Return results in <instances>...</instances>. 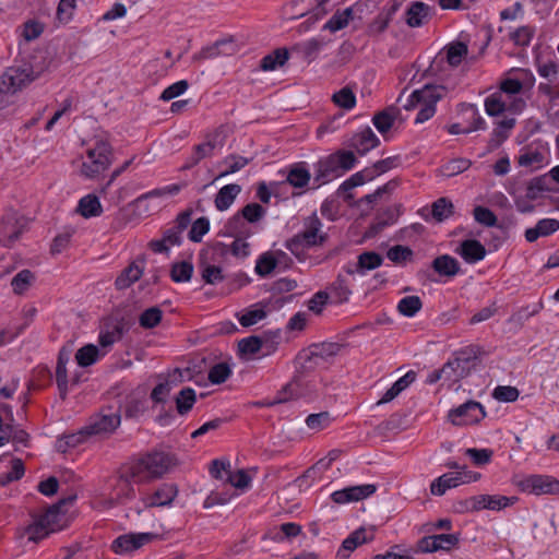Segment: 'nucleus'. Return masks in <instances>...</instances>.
Segmentation results:
<instances>
[{
	"mask_svg": "<svg viewBox=\"0 0 559 559\" xmlns=\"http://www.w3.org/2000/svg\"><path fill=\"white\" fill-rule=\"evenodd\" d=\"M162 318L163 311L158 307H151L141 313L139 323L144 329H153L160 323Z\"/></svg>",
	"mask_w": 559,
	"mask_h": 559,
	"instance_id": "obj_49",
	"label": "nucleus"
},
{
	"mask_svg": "<svg viewBox=\"0 0 559 559\" xmlns=\"http://www.w3.org/2000/svg\"><path fill=\"white\" fill-rule=\"evenodd\" d=\"M453 373H454V367H453L452 360L449 359L442 366V368L435 369L428 374L427 382L430 384H433L440 380H444V381H449L448 388H451V385H452L451 377Z\"/></svg>",
	"mask_w": 559,
	"mask_h": 559,
	"instance_id": "obj_52",
	"label": "nucleus"
},
{
	"mask_svg": "<svg viewBox=\"0 0 559 559\" xmlns=\"http://www.w3.org/2000/svg\"><path fill=\"white\" fill-rule=\"evenodd\" d=\"M519 488L528 493L559 495V480L550 475H530L518 483Z\"/></svg>",
	"mask_w": 559,
	"mask_h": 559,
	"instance_id": "obj_11",
	"label": "nucleus"
},
{
	"mask_svg": "<svg viewBox=\"0 0 559 559\" xmlns=\"http://www.w3.org/2000/svg\"><path fill=\"white\" fill-rule=\"evenodd\" d=\"M486 416L484 406L476 401H467L456 407V426L476 425Z\"/></svg>",
	"mask_w": 559,
	"mask_h": 559,
	"instance_id": "obj_17",
	"label": "nucleus"
},
{
	"mask_svg": "<svg viewBox=\"0 0 559 559\" xmlns=\"http://www.w3.org/2000/svg\"><path fill=\"white\" fill-rule=\"evenodd\" d=\"M421 307V299L415 295L403 297L397 304L399 312L408 318L414 317Z\"/></svg>",
	"mask_w": 559,
	"mask_h": 559,
	"instance_id": "obj_44",
	"label": "nucleus"
},
{
	"mask_svg": "<svg viewBox=\"0 0 559 559\" xmlns=\"http://www.w3.org/2000/svg\"><path fill=\"white\" fill-rule=\"evenodd\" d=\"M199 267L201 270V277L206 284L214 285L224 280L223 271L219 266L210 264L202 260Z\"/></svg>",
	"mask_w": 559,
	"mask_h": 559,
	"instance_id": "obj_45",
	"label": "nucleus"
},
{
	"mask_svg": "<svg viewBox=\"0 0 559 559\" xmlns=\"http://www.w3.org/2000/svg\"><path fill=\"white\" fill-rule=\"evenodd\" d=\"M465 454L471 457L472 462L477 466H483L490 463L493 451L490 449H466Z\"/></svg>",
	"mask_w": 559,
	"mask_h": 559,
	"instance_id": "obj_62",
	"label": "nucleus"
},
{
	"mask_svg": "<svg viewBox=\"0 0 559 559\" xmlns=\"http://www.w3.org/2000/svg\"><path fill=\"white\" fill-rule=\"evenodd\" d=\"M377 490V487L372 484H366L360 486H352L344 488L342 490H336L331 495L333 502L337 504L350 502V501H359L369 496L373 495Z\"/></svg>",
	"mask_w": 559,
	"mask_h": 559,
	"instance_id": "obj_19",
	"label": "nucleus"
},
{
	"mask_svg": "<svg viewBox=\"0 0 559 559\" xmlns=\"http://www.w3.org/2000/svg\"><path fill=\"white\" fill-rule=\"evenodd\" d=\"M342 175L343 174L338 168L334 154H330L329 156L321 158L316 164L314 182H317L318 186L326 183L333 178Z\"/></svg>",
	"mask_w": 559,
	"mask_h": 559,
	"instance_id": "obj_24",
	"label": "nucleus"
},
{
	"mask_svg": "<svg viewBox=\"0 0 559 559\" xmlns=\"http://www.w3.org/2000/svg\"><path fill=\"white\" fill-rule=\"evenodd\" d=\"M430 7L421 1H414L405 12V22L409 27H420L429 20Z\"/></svg>",
	"mask_w": 559,
	"mask_h": 559,
	"instance_id": "obj_27",
	"label": "nucleus"
},
{
	"mask_svg": "<svg viewBox=\"0 0 559 559\" xmlns=\"http://www.w3.org/2000/svg\"><path fill=\"white\" fill-rule=\"evenodd\" d=\"M241 190L242 188L238 183H229L222 187L215 195V207L221 212L228 210Z\"/></svg>",
	"mask_w": 559,
	"mask_h": 559,
	"instance_id": "obj_29",
	"label": "nucleus"
},
{
	"mask_svg": "<svg viewBox=\"0 0 559 559\" xmlns=\"http://www.w3.org/2000/svg\"><path fill=\"white\" fill-rule=\"evenodd\" d=\"M516 500L515 497L478 495L456 502V512L501 510Z\"/></svg>",
	"mask_w": 559,
	"mask_h": 559,
	"instance_id": "obj_10",
	"label": "nucleus"
},
{
	"mask_svg": "<svg viewBox=\"0 0 559 559\" xmlns=\"http://www.w3.org/2000/svg\"><path fill=\"white\" fill-rule=\"evenodd\" d=\"M480 348L467 345L456 352V376L465 377L479 361Z\"/></svg>",
	"mask_w": 559,
	"mask_h": 559,
	"instance_id": "obj_22",
	"label": "nucleus"
},
{
	"mask_svg": "<svg viewBox=\"0 0 559 559\" xmlns=\"http://www.w3.org/2000/svg\"><path fill=\"white\" fill-rule=\"evenodd\" d=\"M448 90L443 85L426 84L420 90H415L406 98L403 108L405 110H413L419 108L415 123H423L429 120L436 112V103L440 100Z\"/></svg>",
	"mask_w": 559,
	"mask_h": 559,
	"instance_id": "obj_3",
	"label": "nucleus"
},
{
	"mask_svg": "<svg viewBox=\"0 0 559 559\" xmlns=\"http://www.w3.org/2000/svg\"><path fill=\"white\" fill-rule=\"evenodd\" d=\"M75 495L60 499L40 516L49 533H55L68 526L67 507L73 504Z\"/></svg>",
	"mask_w": 559,
	"mask_h": 559,
	"instance_id": "obj_12",
	"label": "nucleus"
},
{
	"mask_svg": "<svg viewBox=\"0 0 559 559\" xmlns=\"http://www.w3.org/2000/svg\"><path fill=\"white\" fill-rule=\"evenodd\" d=\"M178 488L175 484L165 483L160 485L152 495L141 499L142 508H154L169 506L177 497Z\"/></svg>",
	"mask_w": 559,
	"mask_h": 559,
	"instance_id": "obj_18",
	"label": "nucleus"
},
{
	"mask_svg": "<svg viewBox=\"0 0 559 559\" xmlns=\"http://www.w3.org/2000/svg\"><path fill=\"white\" fill-rule=\"evenodd\" d=\"M210 229V221L207 217H200L192 223V226L189 230V239L193 242H200L203 236Z\"/></svg>",
	"mask_w": 559,
	"mask_h": 559,
	"instance_id": "obj_59",
	"label": "nucleus"
},
{
	"mask_svg": "<svg viewBox=\"0 0 559 559\" xmlns=\"http://www.w3.org/2000/svg\"><path fill=\"white\" fill-rule=\"evenodd\" d=\"M193 274V265L191 262H175L170 269V277L176 283L189 282Z\"/></svg>",
	"mask_w": 559,
	"mask_h": 559,
	"instance_id": "obj_41",
	"label": "nucleus"
},
{
	"mask_svg": "<svg viewBox=\"0 0 559 559\" xmlns=\"http://www.w3.org/2000/svg\"><path fill=\"white\" fill-rule=\"evenodd\" d=\"M144 271V267L140 265L138 262L130 263L126 269L121 271V273L117 276L115 281V286L118 290H123L129 288L132 284L140 280Z\"/></svg>",
	"mask_w": 559,
	"mask_h": 559,
	"instance_id": "obj_30",
	"label": "nucleus"
},
{
	"mask_svg": "<svg viewBox=\"0 0 559 559\" xmlns=\"http://www.w3.org/2000/svg\"><path fill=\"white\" fill-rule=\"evenodd\" d=\"M311 179V174L305 163H296L290 166L286 181L294 188H305Z\"/></svg>",
	"mask_w": 559,
	"mask_h": 559,
	"instance_id": "obj_32",
	"label": "nucleus"
},
{
	"mask_svg": "<svg viewBox=\"0 0 559 559\" xmlns=\"http://www.w3.org/2000/svg\"><path fill=\"white\" fill-rule=\"evenodd\" d=\"M453 205L447 198H440L432 203L431 215L437 222H442L452 214Z\"/></svg>",
	"mask_w": 559,
	"mask_h": 559,
	"instance_id": "obj_54",
	"label": "nucleus"
},
{
	"mask_svg": "<svg viewBox=\"0 0 559 559\" xmlns=\"http://www.w3.org/2000/svg\"><path fill=\"white\" fill-rule=\"evenodd\" d=\"M134 478L128 473L123 465H121L112 483L110 484V491L108 495L109 506L126 504L135 498V489L133 486Z\"/></svg>",
	"mask_w": 559,
	"mask_h": 559,
	"instance_id": "obj_7",
	"label": "nucleus"
},
{
	"mask_svg": "<svg viewBox=\"0 0 559 559\" xmlns=\"http://www.w3.org/2000/svg\"><path fill=\"white\" fill-rule=\"evenodd\" d=\"M238 213L248 224H254L265 216L266 210L261 204L253 202L245 205Z\"/></svg>",
	"mask_w": 559,
	"mask_h": 559,
	"instance_id": "obj_48",
	"label": "nucleus"
},
{
	"mask_svg": "<svg viewBox=\"0 0 559 559\" xmlns=\"http://www.w3.org/2000/svg\"><path fill=\"white\" fill-rule=\"evenodd\" d=\"M373 537L372 531L368 534L365 527L357 528L343 540L341 548L336 552V559H347L349 554L359 545L371 542Z\"/></svg>",
	"mask_w": 559,
	"mask_h": 559,
	"instance_id": "obj_23",
	"label": "nucleus"
},
{
	"mask_svg": "<svg viewBox=\"0 0 559 559\" xmlns=\"http://www.w3.org/2000/svg\"><path fill=\"white\" fill-rule=\"evenodd\" d=\"M332 100L338 107L349 110L356 105V95L349 87L345 86L333 94Z\"/></svg>",
	"mask_w": 559,
	"mask_h": 559,
	"instance_id": "obj_50",
	"label": "nucleus"
},
{
	"mask_svg": "<svg viewBox=\"0 0 559 559\" xmlns=\"http://www.w3.org/2000/svg\"><path fill=\"white\" fill-rule=\"evenodd\" d=\"M171 464L170 454L164 451H152L133 457L122 465L134 478L135 484H146L162 478Z\"/></svg>",
	"mask_w": 559,
	"mask_h": 559,
	"instance_id": "obj_1",
	"label": "nucleus"
},
{
	"mask_svg": "<svg viewBox=\"0 0 559 559\" xmlns=\"http://www.w3.org/2000/svg\"><path fill=\"white\" fill-rule=\"evenodd\" d=\"M379 144V138L370 127H366L362 131L356 133L350 140V146L361 156L377 147Z\"/></svg>",
	"mask_w": 559,
	"mask_h": 559,
	"instance_id": "obj_25",
	"label": "nucleus"
},
{
	"mask_svg": "<svg viewBox=\"0 0 559 559\" xmlns=\"http://www.w3.org/2000/svg\"><path fill=\"white\" fill-rule=\"evenodd\" d=\"M218 136L219 133L217 131L213 134H209L205 142L200 143L193 147L197 160L212 157L214 155L215 148L223 146V142L218 140Z\"/></svg>",
	"mask_w": 559,
	"mask_h": 559,
	"instance_id": "obj_34",
	"label": "nucleus"
},
{
	"mask_svg": "<svg viewBox=\"0 0 559 559\" xmlns=\"http://www.w3.org/2000/svg\"><path fill=\"white\" fill-rule=\"evenodd\" d=\"M395 118H396V109L391 107V108H386V109L376 114L372 118V122H373V126L376 127V129L380 133L384 134L392 128Z\"/></svg>",
	"mask_w": 559,
	"mask_h": 559,
	"instance_id": "obj_38",
	"label": "nucleus"
},
{
	"mask_svg": "<svg viewBox=\"0 0 559 559\" xmlns=\"http://www.w3.org/2000/svg\"><path fill=\"white\" fill-rule=\"evenodd\" d=\"M289 57V51L286 48H277L273 52L264 56L260 62L262 71H273L277 67H282Z\"/></svg>",
	"mask_w": 559,
	"mask_h": 559,
	"instance_id": "obj_37",
	"label": "nucleus"
},
{
	"mask_svg": "<svg viewBox=\"0 0 559 559\" xmlns=\"http://www.w3.org/2000/svg\"><path fill=\"white\" fill-rule=\"evenodd\" d=\"M542 308L543 305L540 302L535 304L533 307H522L510 317L509 321L519 325H523L524 322L527 321L531 317L537 314Z\"/></svg>",
	"mask_w": 559,
	"mask_h": 559,
	"instance_id": "obj_58",
	"label": "nucleus"
},
{
	"mask_svg": "<svg viewBox=\"0 0 559 559\" xmlns=\"http://www.w3.org/2000/svg\"><path fill=\"white\" fill-rule=\"evenodd\" d=\"M263 345V340L260 336L252 335L242 338L238 343L239 353L242 355H254L260 352Z\"/></svg>",
	"mask_w": 559,
	"mask_h": 559,
	"instance_id": "obj_57",
	"label": "nucleus"
},
{
	"mask_svg": "<svg viewBox=\"0 0 559 559\" xmlns=\"http://www.w3.org/2000/svg\"><path fill=\"white\" fill-rule=\"evenodd\" d=\"M98 354L99 350L96 345L87 344L76 352L75 359L79 366L88 367L97 361Z\"/></svg>",
	"mask_w": 559,
	"mask_h": 559,
	"instance_id": "obj_47",
	"label": "nucleus"
},
{
	"mask_svg": "<svg viewBox=\"0 0 559 559\" xmlns=\"http://www.w3.org/2000/svg\"><path fill=\"white\" fill-rule=\"evenodd\" d=\"M158 535L155 533H129L117 537L112 544L111 549L116 554H127L140 549L146 544L157 539Z\"/></svg>",
	"mask_w": 559,
	"mask_h": 559,
	"instance_id": "obj_14",
	"label": "nucleus"
},
{
	"mask_svg": "<svg viewBox=\"0 0 559 559\" xmlns=\"http://www.w3.org/2000/svg\"><path fill=\"white\" fill-rule=\"evenodd\" d=\"M276 267V259L271 252L262 253L257 260L255 272L258 275L265 277L270 275Z\"/></svg>",
	"mask_w": 559,
	"mask_h": 559,
	"instance_id": "obj_55",
	"label": "nucleus"
},
{
	"mask_svg": "<svg viewBox=\"0 0 559 559\" xmlns=\"http://www.w3.org/2000/svg\"><path fill=\"white\" fill-rule=\"evenodd\" d=\"M311 365L305 362L296 369L292 380L282 386L281 395L286 397V403L299 399H311L317 393V377L310 372Z\"/></svg>",
	"mask_w": 559,
	"mask_h": 559,
	"instance_id": "obj_4",
	"label": "nucleus"
},
{
	"mask_svg": "<svg viewBox=\"0 0 559 559\" xmlns=\"http://www.w3.org/2000/svg\"><path fill=\"white\" fill-rule=\"evenodd\" d=\"M432 269L442 276L454 275V258L443 254L436 258L432 262Z\"/></svg>",
	"mask_w": 559,
	"mask_h": 559,
	"instance_id": "obj_56",
	"label": "nucleus"
},
{
	"mask_svg": "<svg viewBox=\"0 0 559 559\" xmlns=\"http://www.w3.org/2000/svg\"><path fill=\"white\" fill-rule=\"evenodd\" d=\"M197 401L195 391L192 388H183L176 396V407L180 415H186Z\"/></svg>",
	"mask_w": 559,
	"mask_h": 559,
	"instance_id": "obj_40",
	"label": "nucleus"
},
{
	"mask_svg": "<svg viewBox=\"0 0 559 559\" xmlns=\"http://www.w3.org/2000/svg\"><path fill=\"white\" fill-rule=\"evenodd\" d=\"M230 374V366L227 362H218L210 369L207 378L212 384H221L224 383Z\"/></svg>",
	"mask_w": 559,
	"mask_h": 559,
	"instance_id": "obj_53",
	"label": "nucleus"
},
{
	"mask_svg": "<svg viewBox=\"0 0 559 559\" xmlns=\"http://www.w3.org/2000/svg\"><path fill=\"white\" fill-rule=\"evenodd\" d=\"M462 259L474 264L481 261L486 257L485 246L476 239H467L461 242L459 250H456Z\"/></svg>",
	"mask_w": 559,
	"mask_h": 559,
	"instance_id": "obj_26",
	"label": "nucleus"
},
{
	"mask_svg": "<svg viewBox=\"0 0 559 559\" xmlns=\"http://www.w3.org/2000/svg\"><path fill=\"white\" fill-rule=\"evenodd\" d=\"M323 224L317 213L302 219V230L285 241V248L299 261L305 260L310 248L322 247L329 239L322 230Z\"/></svg>",
	"mask_w": 559,
	"mask_h": 559,
	"instance_id": "obj_2",
	"label": "nucleus"
},
{
	"mask_svg": "<svg viewBox=\"0 0 559 559\" xmlns=\"http://www.w3.org/2000/svg\"><path fill=\"white\" fill-rule=\"evenodd\" d=\"M514 118H504L497 122V126L492 130L491 138L489 140V146L492 148L499 147L510 135L511 130L515 126Z\"/></svg>",
	"mask_w": 559,
	"mask_h": 559,
	"instance_id": "obj_31",
	"label": "nucleus"
},
{
	"mask_svg": "<svg viewBox=\"0 0 559 559\" xmlns=\"http://www.w3.org/2000/svg\"><path fill=\"white\" fill-rule=\"evenodd\" d=\"M248 238H235L230 246H226L221 243L223 253H226L228 250L233 255L237 258H246L249 255V243L246 241Z\"/></svg>",
	"mask_w": 559,
	"mask_h": 559,
	"instance_id": "obj_61",
	"label": "nucleus"
},
{
	"mask_svg": "<svg viewBox=\"0 0 559 559\" xmlns=\"http://www.w3.org/2000/svg\"><path fill=\"white\" fill-rule=\"evenodd\" d=\"M76 211L83 217L90 218V217L99 216L103 212V209H102V204L96 195L87 194L79 201Z\"/></svg>",
	"mask_w": 559,
	"mask_h": 559,
	"instance_id": "obj_35",
	"label": "nucleus"
},
{
	"mask_svg": "<svg viewBox=\"0 0 559 559\" xmlns=\"http://www.w3.org/2000/svg\"><path fill=\"white\" fill-rule=\"evenodd\" d=\"M111 164V146L108 142L96 141L95 146L86 152V160L83 162L81 174L86 178H95L106 170Z\"/></svg>",
	"mask_w": 559,
	"mask_h": 559,
	"instance_id": "obj_6",
	"label": "nucleus"
},
{
	"mask_svg": "<svg viewBox=\"0 0 559 559\" xmlns=\"http://www.w3.org/2000/svg\"><path fill=\"white\" fill-rule=\"evenodd\" d=\"M250 158H247V157H243V156H240V155H236V154H230L228 156H226L222 164L226 165L227 168L222 171L216 179H219V178H223V177H226L228 175H231V174H235L239 170H241L245 166H247L249 163H250Z\"/></svg>",
	"mask_w": 559,
	"mask_h": 559,
	"instance_id": "obj_42",
	"label": "nucleus"
},
{
	"mask_svg": "<svg viewBox=\"0 0 559 559\" xmlns=\"http://www.w3.org/2000/svg\"><path fill=\"white\" fill-rule=\"evenodd\" d=\"M34 281V273L31 270L24 269L12 278L11 286L16 295H22L28 289Z\"/></svg>",
	"mask_w": 559,
	"mask_h": 559,
	"instance_id": "obj_43",
	"label": "nucleus"
},
{
	"mask_svg": "<svg viewBox=\"0 0 559 559\" xmlns=\"http://www.w3.org/2000/svg\"><path fill=\"white\" fill-rule=\"evenodd\" d=\"M341 347V344L333 342L312 344L308 350H305L298 358L304 359L305 364L313 367L314 365H318L319 360H326L328 358L337 355Z\"/></svg>",
	"mask_w": 559,
	"mask_h": 559,
	"instance_id": "obj_16",
	"label": "nucleus"
},
{
	"mask_svg": "<svg viewBox=\"0 0 559 559\" xmlns=\"http://www.w3.org/2000/svg\"><path fill=\"white\" fill-rule=\"evenodd\" d=\"M543 162H544V154L537 150L523 151L518 158L519 166L531 168L532 170L538 169L539 167H542Z\"/></svg>",
	"mask_w": 559,
	"mask_h": 559,
	"instance_id": "obj_46",
	"label": "nucleus"
},
{
	"mask_svg": "<svg viewBox=\"0 0 559 559\" xmlns=\"http://www.w3.org/2000/svg\"><path fill=\"white\" fill-rule=\"evenodd\" d=\"M454 547V534H436L425 536L417 543L420 552L449 551Z\"/></svg>",
	"mask_w": 559,
	"mask_h": 559,
	"instance_id": "obj_21",
	"label": "nucleus"
},
{
	"mask_svg": "<svg viewBox=\"0 0 559 559\" xmlns=\"http://www.w3.org/2000/svg\"><path fill=\"white\" fill-rule=\"evenodd\" d=\"M524 107L525 102L522 98H513L508 103L501 92H495L485 99L486 114L491 117L499 116L507 110L519 112Z\"/></svg>",
	"mask_w": 559,
	"mask_h": 559,
	"instance_id": "obj_15",
	"label": "nucleus"
},
{
	"mask_svg": "<svg viewBox=\"0 0 559 559\" xmlns=\"http://www.w3.org/2000/svg\"><path fill=\"white\" fill-rule=\"evenodd\" d=\"M252 230L246 219L236 213L231 216L224 226V235L233 238H249Z\"/></svg>",
	"mask_w": 559,
	"mask_h": 559,
	"instance_id": "obj_28",
	"label": "nucleus"
},
{
	"mask_svg": "<svg viewBox=\"0 0 559 559\" xmlns=\"http://www.w3.org/2000/svg\"><path fill=\"white\" fill-rule=\"evenodd\" d=\"M36 78L31 64L8 68L0 78V109L9 102V96L21 91Z\"/></svg>",
	"mask_w": 559,
	"mask_h": 559,
	"instance_id": "obj_5",
	"label": "nucleus"
},
{
	"mask_svg": "<svg viewBox=\"0 0 559 559\" xmlns=\"http://www.w3.org/2000/svg\"><path fill=\"white\" fill-rule=\"evenodd\" d=\"M27 222L16 211H7L0 221V245L12 247L26 230Z\"/></svg>",
	"mask_w": 559,
	"mask_h": 559,
	"instance_id": "obj_8",
	"label": "nucleus"
},
{
	"mask_svg": "<svg viewBox=\"0 0 559 559\" xmlns=\"http://www.w3.org/2000/svg\"><path fill=\"white\" fill-rule=\"evenodd\" d=\"M386 257L394 263H403L413 257V250L406 246L395 245L386 252Z\"/></svg>",
	"mask_w": 559,
	"mask_h": 559,
	"instance_id": "obj_64",
	"label": "nucleus"
},
{
	"mask_svg": "<svg viewBox=\"0 0 559 559\" xmlns=\"http://www.w3.org/2000/svg\"><path fill=\"white\" fill-rule=\"evenodd\" d=\"M551 178L549 174H545L538 177H534L531 179L526 187V198L528 200H536L538 195L544 191H554L550 187Z\"/></svg>",
	"mask_w": 559,
	"mask_h": 559,
	"instance_id": "obj_33",
	"label": "nucleus"
},
{
	"mask_svg": "<svg viewBox=\"0 0 559 559\" xmlns=\"http://www.w3.org/2000/svg\"><path fill=\"white\" fill-rule=\"evenodd\" d=\"M456 116L460 117V121H456V134H466L485 128V121L475 105L460 104L456 107Z\"/></svg>",
	"mask_w": 559,
	"mask_h": 559,
	"instance_id": "obj_13",
	"label": "nucleus"
},
{
	"mask_svg": "<svg viewBox=\"0 0 559 559\" xmlns=\"http://www.w3.org/2000/svg\"><path fill=\"white\" fill-rule=\"evenodd\" d=\"M330 43V38L323 36L313 37L306 41L295 44L290 50L310 63L318 58L320 51Z\"/></svg>",
	"mask_w": 559,
	"mask_h": 559,
	"instance_id": "obj_20",
	"label": "nucleus"
},
{
	"mask_svg": "<svg viewBox=\"0 0 559 559\" xmlns=\"http://www.w3.org/2000/svg\"><path fill=\"white\" fill-rule=\"evenodd\" d=\"M519 395V390L511 385H498L492 392V397L499 402H515Z\"/></svg>",
	"mask_w": 559,
	"mask_h": 559,
	"instance_id": "obj_63",
	"label": "nucleus"
},
{
	"mask_svg": "<svg viewBox=\"0 0 559 559\" xmlns=\"http://www.w3.org/2000/svg\"><path fill=\"white\" fill-rule=\"evenodd\" d=\"M454 487V473L449 472L441 476H439L437 479H435L430 485V492L433 496H442L445 493L448 489H451Z\"/></svg>",
	"mask_w": 559,
	"mask_h": 559,
	"instance_id": "obj_51",
	"label": "nucleus"
},
{
	"mask_svg": "<svg viewBox=\"0 0 559 559\" xmlns=\"http://www.w3.org/2000/svg\"><path fill=\"white\" fill-rule=\"evenodd\" d=\"M383 258L374 251H365L357 258L356 271L359 274H365L367 271L374 270L381 266Z\"/></svg>",
	"mask_w": 559,
	"mask_h": 559,
	"instance_id": "obj_36",
	"label": "nucleus"
},
{
	"mask_svg": "<svg viewBox=\"0 0 559 559\" xmlns=\"http://www.w3.org/2000/svg\"><path fill=\"white\" fill-rule=\"evenodd\" d=\"M353 17V9L347 8L343 11H336L332 17L323 25V29L330 32H337L348 25L349 20Z\"/></svg>",
	"mask_w": 559,
	"mask_h": 559,
	"instance_id": "obj_39",
	"label": "nucleus"
},
{
	"mask_svg": "<svg viewBox=\"0 0 559 559\" xmlns=\"http://www.w3.org/2000/svg\"><path fill=\"white\" fill-rule=\"evenodd\" d=\"M331 423V416L329 412H321L317 414H310L306 418V425L309 429L320 431L328 427Z\"/></svg>",
	"mask_w": 559,
	"mask_h": 559,
	"instance_id": "obj_60",
	"label": "nucleus"
},
{
	"mask_svg": "<svg viewBox=\"0 0 559 559\" xmlns=\"http://www.w3.org/2000/svg\"><path fill=\"white\" fill-rule=\"evenodd\" d=\"M121 416L119 411L111 408L102 409L98 414L91 416L88 423L83 427L87 436H109L120 426Z\"/></svg>",
	"mask_w": 559,
	"mask_h": 559,
	"instance_id": "obj_9",
	"label": "nucleus"
}]
</instances>
